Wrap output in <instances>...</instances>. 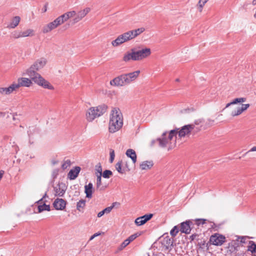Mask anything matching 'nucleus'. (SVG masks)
I'll use <instances>...</instances> for the list:
<instances>
[{
  "mask_svg": "<svg viewBox=\"0 0 256 256\" xmlns=\"http://www.w3.org/2000/svg\"><path fill=\"white\" fill-rule=\"evenodd\" d=\"M127 156L130 158L133 163L135 164L136 161V154L135 151L132 149H128L126 153Z\"/></svg>",
  "mask_w": 256,
  "mask_h": 256,
  "instance_id": "obj_29",
  "label": "nucleus"
},
{
  "mask_svg": "<svg viewBox=\"0 0 256 256\" xmlns=\"http://www.w3.org/2000/svg\"><path fill=\"white\" fill-rule=\"evenodd\" d=\"M178 134L177 130H171L168 134L166 132H164L161 138L156 139L158 142V146L161 148H165L171 144V141L174 138V142H176V136Z\"/></svg>",
  "mask_w": 256,
  "mask_h": 256,
  "instance_id": "obj_4",
  "label": "nucleus"
},
{
  "mask_svg": "<svg viewBox=\"0 0 256 256\" xmlns=\"http://www.w3.org/2000/svg\"><path fill=\"white\" fill-rule=\"evenodd\" d=\"M116 204V202H113L112 204V206L107 207L106 208H104V210H103L104 212V213L106 214H109L112 211V208H114V206Z\"/></svg>",
  "mask_w": 256,
  "mask_h": 256,
  "instance_id": "obj_46",
  "label": "nucleus"
},
{
  "mask_svg": "<svg viewBox=\"0 0 256 256\" xmlns=\"http://www.w3.org/2000/svg\"><path fill=\"white\" fill-rule=\"evenodd\" d=\"M60 24H60V22H59V21L56 18L53 22H50L48 23V24L42 27V31L44 34L48 33V32H50V31H52V30H54V28H56Z\"/></svg>",
  "mask_w": 256,
  "mask_h": 256,
  "instance_id": "obj_12",
  "label": "nucleus"
},
{
  "mask_svg": "<svg viewBox=\"0 0 256 256\" xmlns=\"http://www.w3.org/2000/svg\"><path fill=\"white\" fill-rule=\"evenodd\" d=\"M60 24H60V22H59V21L56 18L53 22H50L48 23V24L42 27V31L44 34L48 33V32H50V31H52V30H54V28H56Z\"/></svg>",
  "mask_w": 256,
  "mask_h": 256,
  "instance_id": "obj_13",
  "label": "nucleus"
},
{
  "mask_svg": "<svg viewBox=\"0 0 256 256\" xmlns=\"http://www.w3.org/2000/svg\"><path fill=\"white\" fill-rule=\"evenodd\" d=\"M192 220L194 221L193 224L194 228L198 229V226L205 224L206 220L203 218H196Z\"/></svg>",
  "mask_w": 256,
  "mask_h": 256,
  "instance_id": "obj_32",
  "label": "nucleus"
},
{
  "mask_svg": "<svg viewBox=\"0 0 256 256\" xmlns=\"http://www.w3.org/2000/svg\"><path fill=\"white\" fill-rule=\"evenodd\" d=\"M70 160H66L64 161L63 163V164L62 166V168L63 170L66 169L68 167L70 166Z\"/></svg>",
  "mask_w": 256,
  "mask_h": 256,
  "instance_id": "obj_48",
  "label": "nucleus"
},
{
  "mask_svg": "<svg viewBox=\"0 0 256 256\" xmlns=\"http://www.w3.org/2000/svg\"><path fill=\"white\" fill-rule=\"evenodd\" d=\"M248 238V236H238L237 240H239V242H240V245L243 246L242 244L246 242V239Z\"/></svg>",
  "mask_w": 256,
  "mask_h": 256,
  "instance_id": "obj_49",
  "label": "nucleus"
},
{
  "mask_svg": "<svg viewBox=\"0 0 256 256\" xmlns=\"http://www.w3.org/2000/svg\"><path fill=\"white\" fill-rule=\"evenodd\" d=\"M164 241L166 242V248H168L170 246H172L173 244V241L170 238H166Z\"/></svg>",
  "mask_w": 256,
  "mask_h": 256,
  "instance_id": "obj_52",
  "label": "nucleus"
},
{
  "mask_svg": "<svg viewBox=\"0 0 256 256\" xmlns=\"http://www.w3.org/2000/svg\"><path fill=\"white\" fill-rule=\"evenodd\" d=\"M194 221L192 220H186L180 224V230L182 233L186 234H189L190 233L191 230L194 228L193 224Z\"/></svg>",
  "mask_w": 256,
  "mask_h": 256,
  "instance_id": "obj_8",
  "label": "nucleus"
},
{
  "mask_svg": "<svg viewBox=\"0 0 256 256\" xmlns=\"http://www.w3.org/2000/svg\"><path fill=\"white\" fill-rule=\"evenodd\" d=\"M250 106V104H242L240 106H238L235 110L232 112L231 115L232 116H240L243 112L247 110Z\"/></svg>",
  "mask_w": 256,
  "mask_h": 256,
  "instance_id": "obj_19",
  "label": "nucleus"
},
{
  "mask_svg": "<svg viewBox=\"0 0 256 256\" xmlns=\"http://www.w3.org/2000/svg\"><path fill=\"white\" fill-rule=\"evenodd\" d=\"M16 90L21 86L29 87L32 84V80L26 78H18L16 83H13Z\"/></svg>",
  "mask_w": 256,
  "mask_h": 256,
  "instance_id": "obj_11",
  "label": "nucleus"
},
{
  "mask_svg": "<svg viewBox=\"0 0 256 256\" xmlns=\"http://www.w3.org/2000/svg\"><path fill=\"white\" fill-rule=\"evenodd\" d=\"M69 18H70L68 17V15L66 12L57 18V19L58 20L61 24Z\"/></svg>",
  "mask_w": 256,
  "mask_h": 256,
  "instance_id": "obj_36",
  "label": "nucleus"
},
{
  "mask_svg": "<svg viewBox=\"0 0 256 256\" xmlns=\"http://www.w3.org/2000/svg\"><path fill=\"white\" fill-rule=\"evenodd\" d=\"M156 142H158L156 140H152V142H151V146H154Z\"/></svg>",
  "mask_w": 256,
  "mask_h": 256,
  "instance_id": "obj_62",
  "label": "nucleus"
},
{
  "mask_svg": "<svg viewBox=\"0 0 256 256\" xmlns=\"http://www.w3.org/2000/svg\"><path fill=\"white\" fill-rule=\"evenodd\" d=\"M38 204V210L39 212H41L44 210L50 211V205L46 204L44 201L42 204Z\"/></svg>",
  "mask_w": 256,
  "mask_h": 256,
  "instance_id": "obj_33",
  "label": "nucleus"
},
{
  "mask_svg": "<svg viewBox=\"0 0 256 256\" xmlns=\"http://www.w3.org/2000/svg\"><path fill=\"white\" fill-rule=\"evenodd\" d=\"M154 165L152 161H144L140 164V168L142 170L150 169Z\"/></svg>",
  "mask_w": 256,
  "mask_h": 256,
  "instance_id": "obj_31",
  "label": "nucleus"
},
{
  "mask_svg": "<svg viewBox=\"0 0 256 256\" xmlns=\"http://www.w3.org/2000/svg\"><path fill=\"white\" fill-rule=\"evenodd\" d=\"M122 161H120L116 164L115 167H116V170L120 174H124L126 172V170L124 168H122Z\"/></svg>",
  "mask_w": 256,
  "mask_h": 256,
  "instance_id": "obj_35",
  "label": "nucleus"
},
{
  "mask_svg": "<svg viewBox=\"0 0 256 256\" xmlns=\"http://www.w3.org/2000/svg\"><path fill=\"white\" fill-rule=\"evenodd\" d=\"M130 244L126 240H125L120 245L118 248V252H120L124 250L126 246Z\"/></svg>",
  "mask_w": 256,
  "mask_h": 256,
  "instance_id": "obj_40",
  "label": "nucleus"
},
{
  "mask_svg": "<svg viewBox=\"0 0 256 256\" xmlns=\"http://www.w3.org/2000/svg\"><path fill=\"white\" fill-rule=\"evenodd\" d=\"M60 24H60V22H59V21L56 18L53 22H50L48 23V24L42 27V31L44 34L48 33V32H50V31H52V30H54V28H56Z\"/></svg>",
  "mask_w": 256,
  "mask_h": 256,
  "instance_id": "obj_14",
  "label": "nucleus"
},
{
  "mask_svg": "<svg viewBox=\"0 0 256 256\" xmlns=\"http://www.w3.org/2000/svg\"><path fill=\"white\" fill-rule=\"evenodd\" d=\"M93 190V185L92 183H89L88 185L84 186V192L86 194V197L90 198L92 197Z\"/></svg>",
  "mask_w": 256,
  "mask_h": 256,
  "instance_id": "obj_26",
  "label": "nucleus"
},
{
  "mask_svg": "<svg viewBox=\"0 0 256 256\" xmlns=\"http://www.w3.org/2000/svg\"><path fill=\"white\" fill-rule=\"evenodd\" d=\"M122 60L125 62H128L130 60L137 61L132 48L130 50V52H127L124 54Z\"/></svg>",
  "mask_w": 256,
  "mask_h": 256,
  "instance_id": "obj_24",
  "label": "nucleus"
},
{
  "mask_svg": "<svg viewBox=\"0 0 256 256\" xmlns=\"http://www.w3.org/2000/svg\"><path fill=\"white\" fill-rule=\"evenodd\" d=\"M178 130V134L180 138L189 136L190 134H195L200 130L198 128H195V124H186L183 126L180 130L176 129Z\"/></svg>",
  "mask_w": 256,
  "mask_h": 256,
  "instance_id": "obj_5",
  "label": "nucleus"
},
{
  "mask_svg": "<svg viewBox=\"0 0 256 256\" xmlns=\"http://www.w3.org/2000/svg\"><path fill=\"white\" fill-rule=\"evenodd\" d=\"M80 170V168L79 166H76L74 169H72L68 173V178L70 180L76 179Z\"/></svg>",
  "mask_w": 256,
  "mask_h": 256,
  "instance_id": "obj_23",
  "label": "nucleus"
},
{
  "mask_svg": "<svg viewBox=\"0 0 256 256\" xmlns=\"http://www.w3.org/2000/svg\"><path fill=\"white\" fill-rule=\"evenodd\" d=\"M86 206V200H80L77 202L76 209L79 212H82Z\"/></svg>",
  "mask_w": 256,
  "mask_h": 256,
  "instance_id": "obj_34",
  "label": "nucleus"
},
{
  "mask_svg": "<svg viewBox=\"0 0 256 256\" xmlns=\"http://www.w3.org/2000/svg\"><path fill=\"white\" fill-rule=\"evenodd\" d=\"M204 122V120L202 118L194 120V122L193 124H195V126L196 125H199L201 124H202Z\"/></svg>",
  "mask_w": 256,
  "mask_h": 256,
  "instance_id": "obj_53",
  "label": "nucleus"
},
{
  "mask_svg": "<svg viewBox=\"0 0 256 256\" xmlns=\"http://www.w3.org/2000/svg\"><path fill=\"white\" fill-rule=\"evenodd\" d=\"M110 163H112L114 160L115 154H114V151L112 149H110Z\"/></svg>",
  "mask_w": 256,
  "mask_h": 256,
  "instance_id": "obj_50",
  "label": "nucleus"
},
{
  "mask_svg": "<svg viewBox=\"0 0 256 256\" xmlns=\"http://www.w3.org/2000/svg\"><path fill=\"white\" fill-rule=\"evenodd\" d=\"M246 100V98H234L231 104H236L238 103H242L244 102Z\"/></svg>",
  "mask_w": 256,
  "mask_h": 256,
  "instance_id": "obj_43",
  "label": "nucleus"
},
{
  "mask_svg": "<svg viewBox=\"0 0 256 256\" xmlns=\"http://www.w3.org/2000/svg\"><path fill=\"white\" fill-rule=\"evenodd\" d=\"M46 60L44 58H41L40 59L38 60L35 62L32 65V68L36 70H39L42 68L46 64Z\"/></svg>",
  "mask_w": 256,
  "mask_h": 256,
  "instance_id": "obj_21",
  "label": "nucleus"
},
{
  "mask_svg": "<svg viewBox=\"0 0 256 256\" xmlns=\"http://www.w3.org/2000/svg\"><path fill=\"white\" fill-rule=\"evenodd\" d=\"M233 104H231V102H230V103H228L226 104V108H227L228 107H229L230 106Z\"/></svg>",
  "mask_w": 256,
  "mask_h": 256,
  "instance_id": "obj_63",
  "label": "nucleus"
},
{
  "mask_svg": "<svg viewBox=\"0 0 256 256\" xmlns=\"http://www.w3.org/2000/svg\"><path fill=\"white\" fill-rule=\"evenodd\" d=\"M132 40L129 31L126 32L117 38L112 42V44L114 47H117L125 42Z\"/></svg>",
  "mask_w": 256,
  "mask_h": 256,
  "instance_id": "obj_7",
  "label": "nucleus"
},
{
  "mask_svg": "<svg viewBox=\"0 0 256 256\" xmlns=\"http://www.w3.org/2000/svg\"><path fill=\"white\" fill-rule=\"evenodd\" d=\"M179 232V228L178 226H174L170 232V234L173 237L176 236Z\"/></svg>",
  "mask_w": 256,
  "mask_h": 256,
  "instance_id": "obj_44",
  "label": "nucleus"
},
{
  "mask_svg": "<svg viewBox=\"0 0 256 256\" xmlns=\"http://www.w3.org/2000/svg\"><path fill=\"white\" fill-rule=\"evenodd\" d=\"M246 254L248 252H251V256H256V244L252 240L248 241V248L246 249Z\"/></svg>",
  "mask_w": 256,
  "mask_h": 256,
  "instance_id": "obj_22",
  "label": "nucleus"
},
{
  "mask_svg": "<svg viewBox=\"0 0 256 256\" xmlns=\"http://www.w3.org/2000/svg\"><path fill=\"white\" fill-rule=\"evenodd\" d=\"M246 254L245 247H244V249H241L240 251H237L232 254L234 256H246Z\"/></svg>",
  "mask_w": 256,
  "mask_h": 256,
  "instance_id": "obj_39",
  "label": "nucleus"
},
{
  "mask_svg": "<svg viewBox=\"0 0 256 256\" xmlns=\"http://www.w3.org/2000/svg\"><path fill=\"white\" fill-rule=\"evenodd\" d=\"M90 8H86L82 10H80L76 14V18L74 19V23H76L82 20L90 12Z\"/></svg>",
  "mask_w": 256,
  "mask_h": 256,
  "instance_id": "obj_20",
  "label": "nucleus"
},
{
  "mask_svg": "<svg viewBox=\"0 0 256 256\" xmlns=\"http://www.w3.org/2000/svg\"><path fill=\"white\" fill-rule=\"evenodd\" d=\"M140 74V70H136L132 72L124 74L126 84H128L136 80Z\"/></svg>",
  "mask_w": 256,
  "mask_h": 256,
  "instance_id": "obj_17",
  "label": "nucleus"
},
{
  "mask_svg": "<svg viewBox=\"0 0 256 256\" xmlns=\"http://www.w3.org/2000/svg\"><path fill=\"white\" fill-rule=\"evenodd\" d=\"M107 108L108 106L104 104L96 107L90 108L86 114L87 120L89 122H92L96 118L104 114L106 112Z\"/></svg>",
  "mask_w": 256,
  "mask_h": 256,
  "instance_id": "obj_3",
  "label": "nucleus"
},
{
  "mask_svg": "<svg viewBox=\"0 0 256 256\" xmlns=\"http://www.w3.org/2000/svg\"><path fill=\"white\" fill-rule=\"evenodd\" d=\"M66 201L62 198H56L54 203L53 206L56 210H64L66 206Z\"/></svg>",
  "mask_w": 256,
  "mask_h": 256,
  "instance_id": "obj_18",
  "label": "nucleus"
},
{
  "mask_svg": "<svg viewBox=\"0 0 256 256\" xmlns=\"http://www.w3.org/2000/svg\"><path fill=\"white\" fill-rule=\"evenodd\" d=\"M226 241V237L219 234H215L212 235L210 238V242L213 245L220 246Z\"/></svg>",
  "mask_w": 256,
  "mask_h": 256,
  "instance_id": "obj_9",
  "label": "nucleus"
},
{
  "mask_svg": "<svg viewBox=\"0 0 256 256\" xmlns=\"http://www.w3.org/2000/svg\"><path fill=\"white\" fill-rule=\"evenodd\" d=\"M46 197H48L46 194H45L43 196V197L40 199V200H38L37 202V203L38 204H41L43 202V201H44V199Z\"/></svg>",
  "mask_w": 256,
  "mask_h": 256,
  "instance_id": "obj_57",
  "label": "nucleus"
},
{
  "mask_svg": "<svg viewBox=\"0 0 256 256\" xmlns=\"http://www.w3.org/2000/svg\"><path fill=\"white\" fill-rule=\"evenodd\" d=\"M66 14L68 16L69 18H70L76 15V12L74 10L68 12H66Z\"/></svg>",
  "mask_w": 256,
  "mask_h": 256,
  "instance_id": "obj_55",
  "label": "nucleus"
},
{
  "mask_svg": "<svg viewBox=\"0 0 256 256\" xmlns=\"http://www.w3.org/2000/svg\"><path fill=\"white\" fill-rule=\"evenodd\" d=\"M48 3H46L44 8H42V12H46L47 10V7H48Z\"/></svg>",
  "mask_w": 256,
  "mask_h": 256,
  "instance_id": "obj_59",
  "label": "nucleus"
},
{
  "mask_svg": "<svg viewBox=\"0 0 256 256\" xmlns=\"http://www.w3.org/2000/svg\"><path fill=\"white\" fill-rule=\"evenodd\" d=\"M208 0H200L198 4V9L199 11L200 12H202V8L205 4L208 1Z\"/></svg>",
  "mask_w": 256,
  "mask_h": 256,
  "instance_id": "obj_38",
  "label": "nucleus"
},
{
  "mask_svg": "<svg viewBox=\"0 0 256 256\" xmlns=\"http://www.w3.org/2000/svg\"><path fill=\"white\" fill-rule=\"evenodd\" d=\"M66 190V186L65 184L63 182H58V184L54 187L55 196H63Z\"/></svg>",
  "mask_w": 256,
  "mask_h": 256,
  "instance_id": "obj_16",
  "label": "nucleus"
},
{
  "mask_svg": "<svg viewBox=\"0 0 256 256\" xmlns=\"http://www.w3.org/2000/svg\"><path fill=\"white\" fill-rule=\"evenodd\" d=\"M244 246L240 245V242H239L238 240H232L228 244V248L230 254H232L237 251H240L241 249H244Z\"/></svg>",
  "mask_w": 256,
  "mask_h": 256,
  "instance_id": "obj_10",
  "label": "nucleus"
},
{
  "mask_svg": "<svg viewBox=\"0 0 256 256\" xmlns=\"http://www.w3.org/2000/svg\"><path fill=\"white\" fill-rule=\"evenodd\" d=\"M16 90L14 84L8 88H0V94H10Z\"/></svg>",
  "mask_w": 256,
  "mask_h": 256,
  "instance_id": "obj_25",
  "label": "nucleus"
},
{
  "mask_svg": "<svg viewBox=\"0 0 256 256\" xmlns=\"http://www.w3.org/2000/svg\"><path fill=\"white\" fill-rule=\"evenodd\" d=\"M36 70L32 68V66L26 71V74L28 75L30 79L38 86L44 88L54 90V86L46 80L43 78L39 74L36 72Z\"/></svg>",
  "mask_w": 256,
  "mask_h": 256,
  "instance_id": "obj_2",
  "label": "nucleus"
},
{
  "mask_svg": "<svg viewBox=\"0 0 256 256\" xmlns=\"http://www.w3.org/2000/svg\"><path fill=\"white\" fill-rule=\"evenodd\" d=\"M34 30L32 29H28L25 31L22 32V37H26L34 36Z\"/></svg>",
  "mask_w": 256,
  "mask_h": 256,
  "instance_id": "obj_37",
  "label": "nucleus"
},
{
  "mask_svg": "<svg viewBox=\"0 0 256 256\" xmlns=\"http://www.w3.org/2000/svg\"><path fill=\"white\" fill-rule=\"evenodd\" d=\"M134 222L135 224L138 226H140L146 224L142 216L136 218Z\"/></svg>",
  "mask_w": 256,
  "mask_h": 256,
  "instance_id": "obj_41",
  "label": "nucleus"
},
{
  "mask_svg": "<svg viewBox=\"0 0 256 256\" xmlns=\"http://www.w3.org/2000/svg\"><path fill=\"white\" fill-rule=\"evenodd\" d=\"M140 234L137 232L135 233L131 236H130L126 240H128V242L130 244L136 238L140 236Z\"/></svg>",
  "mask_w": 256,
  "mask_h": 256,
  "instance_id": "obj_42",
  "label": "nucleus"
},
{
  "mask_svg": "<svg viewBox=\"0 0 256 256\" xmlns=\"http://www.w3.org/2000/svg\"><path fill=\"white\" fill-rule=\"evenodd\" d=\"M206 242L204 240L198 243V245L200 246V248H203L205 245Z\"/></svg>",
  "mask_w": 256,
  "mask_h": 256,
  "instance_id": "obj_58",
  "label": "nucleus"
},
{
  "mask_svg": "<svg viewBox=\"0 0 256 256\" xmlns=\"http://www.w3.org/2000/svg\"><path fill=\"white\" fill-rule=\"evenodd\" d=\"M144 28H140L136 30H130V34L132 39L136 38L144 31Z\"/></svg>",
  "mask_w": 256,
  "mask_h": 256,
  "instance_id": "obj_30",
  "label": "nucleus"
},
{
  "mask_svg": "<svg viewBox=\"0 0 256 256\" xmlns=\"http://www.w3.org/2000/svg\"><path fill=\"white\" fill-rule=\"evenodd\" d=\"M4 174V171L2 170H0V180L2 178Z\"/></svg>",
  "mask_w": 256,
  "mask_h": 256,
  "instance_id": "obj_61",
  "label": "nucleus"
},
{
  "mask_svg": "<svg viewBox=\"0 0 256 256\" xmlns=\"http://www.w3.org/2000/svg\"><path fill=\"white\" fill-rule=\"evenodd\" d=\"M20 20V18L19 16L14 17L7 27L10 28H15L19 24Z\"/></svg>",
  "mask_w": 256,
  "mask_h": 256,
  "instance_id": "obj_27",
  "label": "nucleus"
},
{
  "mask_svg": "<svg viewBox=\"0 0 256 256\" xmlns=\"http://www.w3.org/2000/svg\"><path fill=\"white\" fill-rule=\"evenodd\" d=\"M12 37L14 38H18L22 37V32L15 31L12 33Z\"/></svg>",
  "mask_w": 256,
  "mask_h": 256,
  "instance_id": "obj_47",
  "label": "nucleus"
},
{
  "mask_svg": "<svg viewBox=\"0 0 256 256\" xmlns=\"http://www.w3.org/2000/svg\"><path fill=\"white\" fill-rule=\"evenodd\" d=\"M152 216H153L152 214H145L142 216L145 222L146 223L148 220H150L152 218Z\"/></svg>",
  "mask_w": 256,
  "mask_h": 256,
  "instance_id": "obj_51",
  "label": "nucleus"
},
{
  "mask_svg": "<svg viewBox=\"0 0 256 256\" xmlns=\"http://www.w3.org/2000/svg\"><path fill=\"white\" fill-rule=\"evenodd\" d=\"M100 174L98 175L97 176V178H96V188L97 189H99L100 190H103L105 189V187L104 186H102V168L100 167Z\"/></svg>",
  "mask_w": 256,
  "mask_h": 256,
  "instance_id": "obj_28",
  "label": "nucleus"
},
{
  "mask_svg": "<svg viewBox=\"0 0 256 256\" xmlns=\"http://www.w3.org/2000/svg\"><path fill=\"white\" fill-rule=\"evenodd\" d=\"M104 214H105L104 212V210H102V211H101L98 213V217L100 218V217L102 216Z\"/></svg>",
  "mask_w": 256,
  "mask_h": 256,
  "instance_id": "obj_60",
  "label": "nucleus"
},
{
  "mask_svg": "<svg viewBox=\"0 0 256 256\" xmlns=\"http://www.w3.org/2000/svg\"><path fill=\"white\" fill-rule=\"evenodd\" d=\"M256 146L252 147L250 150L246 152L244 156H246L247 154H248L249 152H256Z\"/></svg>",
  "mask_w": 256,
  "mask_h": 256,
  "instance_id": "obj_56",
  "label": "nucleus"
},
{
  "mask_svg": "<svg viewBox=\"0 0 256 256\" xmlns=\"http://www.w3.org/2000/svg\"><path fill=\"white\" fill-rule=\"evenodd\" d=\"M132 48L137 61L146 58L151 54V50L150 48H144L142 46H140Z\"/></svg>",
  "mask_w": 256,
  "mask_h": 256,
  "instance_id": "obj_6",
  "label": "nucleus"
},
{
  "mask_svg": "<svg viewBox=\"0 0 256 256\" xmlns=\"http://www.w3.org/2000/svg\"><path fill=\"white\" fill-rule=\"evenodd\" d=\"M252 4L254 6L256 5V0H253L252 2Z\"/></svg>",
  "mask_w": 256,
  "mask_h": 256,
  "instance_id": "obj_64",
  "label": "nucleus"
},
{
  "mask_svg": "<svg viewBox=\"0 0 256 256\" xmlns=\"http://www.w3.org/2000/svg\"><path fill=\"white\" fill-rule=\"evenodd\" d=\"M112 175V172L110 170H105L102 174L103 177L106 178H110V177Z\"/></svg>",
  "mask_w": 256,
  "mask_h": 256,
  "instance_id": "obj_45",
  "label": "nucleus"
},
{
  "mask_svg": "<svg viewBox=\"0 0 256 256\" xmlns=\"http://www.w3.org/2000/svg\"><path fill=\"white\" fill-rule=\"evenodd\" d=\"M123 125V116L119 108H114L111 112L108 130L110 133L120 130Z\"/></svg>",
  "mask_w": 256,
  "mask_h": 256,
  "instance_id": "obj_1",
  "label": "nucleus"
},
{
  "mask_svg": "<svg viewBox=\"0 0 256 256\" xmlns=\"http://www.w3.org/2000/svg\"><path fill=\"white\" fill-rule=\"evenodd\" d=\"M124 74L119 76L110 82V85L116 86H122L126 85V81Z\"/></svg>",
  "mask_w": 256,
  "mask_h": 256,
  "instance_id": "obj_15",
  "label": "nucleus"
},
{
  "mask_svg": "<svg viewBox=\"0 0 256 256\" xmlns=\"http://www.w3.org/2000/svg\"><path fill=\"white\" fill-rule=\"evenodd\" d=\"M198 236V234L194 233L190 236L189 239L190 240V242H192Z\"/></svg>",
  "mask_w": 256,
  "mask_h": 256,
  "instance_id": "obj_54",
  "label": "nucleus"
}]
</instances>
